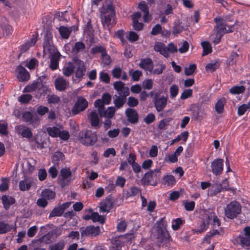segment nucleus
<instances>
[{"label": "nucleus", "instance_id": "ea45409f", "mask_svg": "<svg viewBox=\"0 0 250 250\" xmlns=\"http://www.w3.org/2000/svg\"><path fill=\"white\" fill-rule=\"evenodd\" d=\"M222 189V185L220 184H215L213 185L208 190V194L210 196L217 195L219 193Z\"/></svg>", "mask_w": 250, "mask_h": 250}, {"label": "nucleus", "instance_id": "dca6fc26", "mask_svg": "<svg viewBox=\"0 0 250 250\" xmlns=\"http://www.w3.org/2000/svg\"><path fill=\"white\" fill-rule=\"evenodd\" d=\"M214 21L216 23V25L214 27V32L223 37L226 33L229 32L226 29L227 25L224 24L223 20L221 18H216Z\"/></svg>", "mask_w": 250, "mask_h": 250}, {"label": "nucleus", "instance_id": "de8ad7c7", "mask_svg": "<svg viewBox=\"0 0 250 250\" xmlns=\"http://www.w3.org/2000/svg\"><path fill=\"white\" fill-rule=\"evenodd\" d=\"M39 82L35 81L32 84L26 86L23 91L24 92H36Z\"/></svg>", "mask_w": 250, "mask_h": 250}, {"label": "nucleus", "instance_id": "37998d69", "mask_svg": "<svg viewBox=\"0 0 250 250\" xmlns=\"http://www.w3.org/2000/svg\"><path fill=\"white\" fill-rule=\"evenodd\" d=\"M185 221L184 220H182L180 218L174 219L172 220L171 222V228L173 230H177L179 229L181 226H182Z\"/></svg>", "mask_w": 250, "mask_h": 250}, {"label": "nucleus", "instance_id": "412c9836", "mask_svg": "<svg viewBox=\"0 0 250 250\" xmlns=\"http://www.w3.org/2000/svg\"><path fill=\"white\" fill-rule=\"evenodd\" d=\"M60 56L59 52H55L54 53L51 54L49 67L51 70H55L58 68Z\"/></svg>", "mask_w": 250, "mask_h": 250}, {"label": "nucleus", "instance_id": "f704fd0d", "mask_svg": "<svg viewBox=\"0 0 250 250\" xmlns=\"http://www.w3.org/2000/svg\"><path fill=\"white\" fill-rule=\"evenodd\" d=\"M38 35H33V37L21 46L22 51H27L30 47L34 45L37 41Z\"/></svg>", "mask_w": 250, "mask_h": 250}, {"label": "nucleus", "instance_id": "20e7f679", "mask_svg": "<svg viewBox=\"0 0 250 250\" xmlns=\"http://www.w3.org/2000/svg\"><path fill=\"white\" fill-rule=\"evenodd\" d=\"M79 140L85 146H93L97 141V136L96 133L91 130H83L79 133Z\"/></svg>", "mask_w": 250, "mask_h": 250}, {"label": "nucleus", "instance_id": "09e8293b", "mask_svg": "<svg viewBox=\"0 0 250 250\" xmlns=\"http://www.w3.org/2000/svg\"><path fill=\"white\" fill-rule=\"evenodd\" d=\"M184 30V27L181 24V23H175L173 27L172 33L174 36H177L178 34Z\"/></svg>", "mask_w": 250, "mask_h": 250}, {"label": "nucleus", "instance_id": "2eb2a0df", "mask_svg": "<svg viewBox=\"0 0 250 250\" xmlns=\"http://www.w3.org/2000/svg\"><path fill=\"white\" fill-rule=\"evenodd\" d=\"M16 71L17 78L20 81H27L30 79L29 73L21 65L18 66Z\"/></svg>", "mask_w": 250, "mask_h": 250}, {"label": "nucleus", "instance_id": "c85d7f7f", "mask_svg": "<svg viewBox=\"0 0 250 250\" xmlns=\"http://www.w3.org/2000/svg\"><path fill=\"white\" fill-rule=\"evenodd\" d=\"M115 108L113 106H110L106 110L105 108L101 110L100 115L101 117H105L107 119L112 118L115 112Z\"/></svg>", "mask_w": 250, "mask_h": 250}, {"label": "nucleus", "instance_id": "4c0bfd02", "mask_svg": "<svg viewBox=\"0 0 250 250\" xmlns=\"http://www.w3.org/2000/svg\"><path fill=\"white\" fill-rule=\"evenodd\" d=\"M85 48V45L82 42H75L74 46L72 48V52L74 54H77L80 52L83 51Z\"/></svg>", "mask_w": 250, "mask_h": 250}, {"label": "nucleus", "instance_id": "39448f33", "mask_svg": "<svg viewBox=\"0 0 250 250\" xmlns=\"http://www.w3.org/2000/svg\"><path fill=\"white\" fill-rule=\"evenodd\" d=\"M235 240L242 248L247 250L250 249V227L247 226L244 228Z\"/></svg>", "mask_w": 250, "mask_h": 250}, {"label": "nucleus", "instance_id": "1a4fd4ad", "mask_svg": "<svg viewBox=\"0 0 250 250\" xmlns=\"http://www.w3.org/2000/svg\"><path fill=\"white\" fill-rule=\"evenodd\" d=\"M88 106L87 101L83 97L79 96L77 98L74 107L72 109V113L76 115L83 111Z\"/></svg>", "mask_w": 250, "mask_h": 250}, {"label": "nucleus", "instance_id": "b1692460", "mask_svg": "<svg viewBox=\"0 0 250 250\" xmlns=\"http://www.w3.org/2000/svg\"><path fill=\"white\" fill-rule=\"evenodd\" d=\"M207 218L209 220V223L212 222L211 225L213 228L219 227L221 225L220 220L213 211H210L207 213Z\"/></svg>", "mask_w": 250, "mask_h": 250}, {"label": "nucleus", "instance_id": "7ed1b4c3", "mask_svg": "<svg viewBox=\"0 0 250 250\" xmlns=\"http://www.w3.org/2000/svg\"><path fill=\"white\" fill-rule=\"evenodd\" d=\"M242 207L239 202L232 201L228 204L224 209L225 216L230 219L236 218L241 212Z\"/></svg>", "mask_w": 250, "mask_h": 250}, {"label": "nucleus", "instance_id": "3c124183", "mask_svg": "<svg viewBox=\"0 0 250 250\" xmlns=\"http://www.w3.org/2000/svg\"><path fill=\"white\" fill-rule=\"evenodd\" d=\"M63 211L62 209L58 206L54 208L49 214V217H54L56 216H61L63 214Z\"/></svg>", "mask_w": 250, "mask_h": 250}, {"label": "nucleus", "instance_id": "f3484780", "mask_svg": "<svg viewBox=\"0 0 250 250\" xmlns=\"http://www.w3.org/2000/svg\"><path fill=\"white\" fill-rule=\"evenodd\" d=\"M22 120L30 125H33L39 121V118L36 114H33L30 111H25L22 114Z\"/></svg>", "mask_w": 250, "mask_h": 250}, {"label": "nucleus", "instance_id": "a878e982", "mask_svg": "<svg viewBox=\"0 0 250 250\" xmlns=\"http://www.w3.org/2000/svg\"><path fill=\"white\" fill-rule=\"evenodd\" d=\"M88 118L90 121L92 126L95 128L100 126V120L98 113L96 111H91L88 116Z\"/></svg>", "mask_w": 250, "mask_h": 250}, {"label": "nucleus", "instance_id": "58836bf2", "mask_svg": "<svg viewBox=\"0 0 250 250\" xmlns=\"http://www.w3.org/2000/svg\"><path fill=\"white\" fill-rule=\"evenodd\" d=\"M59 31L61 37L63 39H68L71 32V30L70 28L66 27L63 26H61L59 28Z\"/></svg>", "mask_w": 250, "mask_h": 250}, {"label": "nucleus", "instance_id": "aec40b11", "mask_svg": "<svg viewBox=\"0 0 250 250\" xmlns=\"http://www.w3.org/2000/svg\"><path fill=\"white\" fill-rule=\"evenodd\" d=\"M139 65L141 68L144 69L145 71L149 72H152L153 63L150 58H147L141 59Z\"/></svg>", "mask_w": 250, "mask_h": 250}, {"label": "nucleus", "instance_id": "79ce46f5", "mask_svg": "<svg viewBox=\"0 0 250 250\" xmlns=\"http://www.w3.org/2000/svg\"><path fill=\"white\" fill-rule=\"evenodd\" d=\"M42 196L47 200H51L55 198L56 194L55 192L49 189H45L42 192Z\"/></svg>", "mask_w": 250, "mask_h": 250}, {"label": "nucleus", "instance_id": "6e6d98bb", "mask_svg": "<svg viewBox=\"0 0 250 250\" xmlns=\"http://www.w3.org/2000/svg\"><path fill=\"white\" fill-rule=\"evenodd\" d=\"M245 88L243 85L234 86L229 89V92L233 94H239L244 92Z\"/></svg>", "mask_w": 250, "mask_h": 250}, {"label": "nucleus", "instance_id": "0eeeda50", "mask_svg": "<svg viewBox=\"0 0 250 250\" xmlns=\"http://www.w3.org/2000/svg\"><path fill=\"white\" fill-rule=\"evenodd\" d=\"M16 133L20 137L30 141L33 136V133L30 128L23 125H16L15 127Z\"/></svg>", "mask_w": 250, "mask_h": 250}, {"label": "nucleus", "instance_id": "49530a36", "mask_svg": "<svg viewBox=\"0 0 250 250\" xmlns=\"http://www.w3.org/2000/svg\"><path fill=\"white\" fill-rule=\"evenodd\" d=\"M105 51H106L105 47L102 45H95L92 47L90 50L92 54L96 55L98 53H101V56L105 53Z\"/></svg>", "mask_w": 250, "mask_h": 250}, {"label": "nucleus", "instance_id": "a19ab883", "mask_svg": "<svg viewBox=\"0 0 250 250\" xmlns=\"http://www.w3.org/2000/svg\"><path fill=\"white\" fill-rule=\"evenodd\" d=\"M62 125L59 127L53 126L49 127L47 128V131L48 134L52 137H57L60 132V129H62Z\"/></svg>", "mask_w": 250, "mask_h": 250}, {"label": "nucleus", "instance_id": "72a5a7b5", "mask_svg": "<svg viewBox=\"0 0 250 250\" xmlns=\"http://www.w3.org/2000/svg\"><path fill=\"white\" fill-rule=\"evenodd\" d=\"M226 103V100L224 97H222L217 101L215 105V109L218 114H221L223 112Z\"/></svg>", "mask_w": 250, "mask_h": 250}, {"label": "nucleus", "instance_id": "864d4df0", "mask_svg": "<svg viewBox=\"0 0 250 250\" xmlns=\"http://www.w3.org/2000/svg\"><path fill=\"white\" fill-rule=\"evenodd\" d=\"M101 59L104 66L109 65L112 62L111 57L107 54L106 51L105 52V53L102 54Z\"/></svg>", "mask_w": 250, "mask_h": 250}, {"label": "nucleus", "instance_id": "e2e57ef3", "mask_svg": "<svg viewBox=\"0 0 250 250\" xmlns=\"http://www.w3.org/2000/svg\"><path fill=\"white\" fill-rule=\"evenodd\" d=\"M188 136L189 133L188 131H184L176 136V140H177L178 142L182 140L185 143L188 140Z\"/></svg>", "mask_w": 250, "mask_h": 250}, {"label": "nucleus", "instance_id": "bf43d9fd", "mask_svg": "<svg viewBox=\"0 0 250 250\" xmlns=\"http://www.w3.org/2000/svg\"><path fill=\"white\" fill-rule=\"evenodd\" d=\"M196 69L195 64H191L188 67L185 68V74L187 76H190L193 74Z\"/></svg>", "mask_w": 250, "mask_h": 250}, {"label": "nucleus", "instance_id": "c756f323", "mask_svg": "<svg viewBox=\"0 0 250 250\" xmlns=\"http://www.w3.org/2000/svg\"><path fill=\"white\" fill-rule=\"evenodd\" d=\"M49 91V88L46 85H44L41 82H39L38 86L37 89V94L35 97L40 98L42 95H44Z\"/></svg>", "mask_w": 250, "mask_h": 250}, {"label": "nucleus", "instance_id": "13d9d810", "mask_svg": "<svg viewBox=\"0 0 250 250\" xmlns=\"http://www.w3.org/2000/svg\"><path fill=\"white\" fill-rule=\"evenodd\" d=\"M219 231L217 229H213L212 231L209 232L204 237V242L209 244L211 238L216 234H219Z\"/></svg>", "mask_w": 250, "mask_h": 250}, {"label": "nucleus", "instance_id": "e433bc0d", "mask_svg": "<svg viewBox=\"0 0 250 250\" xmlns=\"http://www.w3.org/2000/svg\"><path fill=\"white\" fill-rule=\"evenodd\" d=\"M43 51L45 53H48L51 54L54 53L55 52H58L55 50V47L52 42H44L43 45Z\"/></svg>", "mask_w": 250, "mask_h": 250}, {"label": "nucleus", "instance_id": "8fccbe9b", "mask_svg": "<svg viewBox=\"0 0 250 250\" xmlns=\"http://www.w3.org/2000/svg\"><path fill=\"white\" fill-rule=\"evenodd\" d=\"M220 66V63L218 61L214 62H211L207 64L206 66V70L207 72H212L216 70Z\"/></svg>", "mask_w": 250, "mask_h": 250}, {"label": "nucleus", "instance_id": "f257e3e1", "mask_svg": "<svg viewBox=\"0 0 250 250\" xmlns=\"http://www.w3.org/2000/svg\"><path fill=\"white\" fill-rule=\"evenodd\" d=\"M115 16L114 7L111 2L104 4L101 11V18L104 26L110 24L112 19Z\"/></svg>", "mask_w": 250, "mask_h": 250}, {"label": "nucleus", "instance_id": "a18cd8bd", "mask_svg": "<svg viewBox=\"0 0 250 250\" xmlns=\"http://www.w3.org/2000/svg\"><path fill=\"white\" fill-rule=\"evenodd\" d=\"M65 247V243L63 240H60L50 245L49 250H63Z\"/></svg>", "mask_w": 250, "mask_h": 250}, {"label": "nucleus", "instance_id": "f8f14e48", "mask_svg": "<svg viewBox=\"0 0 250 250\" xmlns=\"http://www.w3.org/2000/svg\"><path fill=\"white\" fill-rule=\"evenodd\" d=\"M114 88L117 91L118 95L127 97L129 94V89L125 86V84L121 81H117L113 84Z\"/></svg>", "mask_w": 250, "mask_h": 250}, {"label": "nucleus", "instance_id": "423d86ee", "mask_svg": "<svg viewBox=\"0 0 250 250\" xmlns=\"http://www.w3.org/2000/svg\"><path fill=\"white\" fill-rule=\"evenodd\" d=\"M73 61L77 65V68L75 72V75L73 77L72 79L73 82L77 83L80 82L84 75L85 72V68L83 61L77 58H74Z\"/></svg>", "mask_w": 250, "mask_h": 250}, {"label": "nucleus", "instance_id": "c03bdc74", "mask_svg": "<svg viewBox=\"0 0 250 250\" xmlns=\"http://www.w3.org/2000/svg\"><path fill=\"white\" fill-rule=\"evenodd\" d=\"M201 46L203 49L202 56L207 55L212 52V46L208 41H204L202 42Z\"/></svg>", "mask_w": 250, "mask_h": 250}, {"label": "nucleus", "instance_id": "c9c22d12", "mask_svg": "<svg viewBox=\"0 0 250 250\" xmlns=\"http://www.w3.org/2000/svg\"><path fill=\"white\" fill-rule=\"evenodd\" d=\"M126 101V97L121 96L115 95L114 97L113 103L117 108L122 107Z\"/></svg>", "mask_w": 250, "mask_h": 250}, {"label": "nucleus", "instance_id": "7c9ffc66", "mask_svg": "<svg viewBox=\"0 0 250 250\" xmlns=\"http://www.w3.org/2000/svg\"><path fill=\"white\" fill-rule=\"evenodd\" d=\"M1 200L4 208L6 210L10 208L11 205L15 203V200L13 197L6 195H3L1 197Z\"/></svg>", "mask_w": 250, "mask_h": 250}, {"label": "nucleus", "instance_id": "5701e85b", "mask_svg": "<svg viewBox=\"0 0 250 250\" xmlns=\"http://www.w3.org/2000/svg\"><path fill=\"white\" fill-rule=\"evenodd\" d=\"M154 49L156 52H159L161 55L166 58L169 57V53H167V49L165 44L161 42H156L154 45Z\"/></svg>", "mask_w": 250, "mask_h": 250}, {"label": "nucleus", "instance_id": "4468645a", "mask_svg": "<svg viewBox=\"0 0 250 250\" xmlns=\"http://www.w3.org/2000/svg\"><path fill=\"white\" fill-rule=\"evenodd\" d=\"M113 205V200L112 197L108 196L101 202L100 204V211L101 212H109L112 208Z\"/></svg>", "mask_w": 250, "mask_h": 250}, {"label": "nucleus", "instance_id": "f03ea898", "mask_svg": "<svg viewBox=\"0 0 250 250\" xmlns=\"http://www.w3.org/2000/svg\"><path fill=\"white\" fill-rule=\"evenodd\" d=\"M156 231L158 234V238L161 239V243L163 245L168 242L170 238V235L166 229L167 222L165 218H161L156 222Z\"/></svg>", "mask_w": 250, "mask_h": 250}, {"label": "nucleus", "instance_id": "5fc2aeb1", "mask_svg": "<svg viewBox=\"0 0 250 250\" xmlns=\"http://www.w3.org/2000/svg\"><path fill=\"white\" fill-rule=\"evenodd\" d=\"M185 208L187 211H190L194 210L195 206V203L194 201L184 200L183 202Z\"/></svg>", "mask_w": 250, "mask_h": 250}, {"label": "nucleus", "instance_id": "4be33fe9", "mask_svg": "<svg viewBox=\"0 0 250 250\" xmlns=\"http://www.w3.org/2000/svg\"><path fill=\"white\" fill-rule=\"evenodd\" d=\"M125 114L128 121L130 123L135 124L138 122V114L135 109L128 108L126 110Z\"/></svg>", "mask_w": 250, "mask_h": 250}, {"label": "nucleus", "instance_id": "473e14b6", "mask_svg": "<svg viewBox=\"0 0 250 250\" xmlns=\"http://www.w3.org/2000/svg\"><path fill=\"white\" fill-rule=\"evenodd\" d=\"M209 224V220L207 218V214H206L202 219V221L200 224L199 228L196 229V232L202 233L206 231L208 228Z\"/></svg>", "mask_w": 250, "mask_h": 250}, {"label": "nucleus", "instance_id": "a211bd4d", "mask_svg": "<svg viewBox=\"0 0 250 250\" xmlns=\"http://www.w3.org/2000/svg\"><path fill=\"white\" fill-rule=\"evenodd\" d=\"M56 89L60 91H63L66 89L68 85V82L63 77H59L54 81Z\"/></svg>", "mask_w": 250, "mask_h": 250}, {"label": "nucleus", "instance_id": "2f4dec72", "mask_svg": "<svg viewBox=\"0 0 250 250\" xmlns=\"http://www.w3.org/2000/svg\"><path fill=\"white\" fill-rule=\"evenodd\" d=\"M162 183L164 185L172 187L175 184L176 180L173 175H167L163 177Z\"/></svg>", "mask_w": 250, "mask_h": 250}, {"label": "nucleus", "instance_id": "0e129e2a", "mask_svg": "<svg viewBox=\"0 0 250 250\" xmlns=\"http://www.w3.org/2000/svg\"><path fill=\"white\" fill-rule=\"evenodd\" d=\"M7 124L4 121H0V134L6 135L8 134Z\"/></svg>", "mask_w": 250, "mask_h": 250}, {"label": "nucleus", "instance_id": "338daca9", "mask_svg": "<svg viewBox=\"0 0 250 250\" xmlns=\"http://www.w3.org/2000/svg\"><path fill=\"white\" fill-rule=\"evenodd\" d=\"M32 96L29 94L21 95L19 98V101L22 104H26L28 103L31 99Z\"/></svg>", "mask_w": 250, "mask_h": 250}, {"label": "nucleus", "instance_id": "4d7b16f0", "mask_svg": "<svg viewBox=\"0 0 250 250\" xmlns=\"http://www.w3.org/2000/svg\"><path fill=\"white\" fill-rule=\"evenodd\" d=\"M129 73L131 75L133 81L135 82L138 81L140 77L142 75V72L138 70L135 71L130 70Z\"/></svg>", "mask_w": 250, "mask_h": 250}, {"label": "nucleus", "instance_id": "6e6552de", "mask_svg": "<svg viewBox=\"0 0 250 250\" xmlns=\"http://www.w3.org/2000/svg\"><path fill=\"white\" fill-rule=\"evenodd\" d=\"M71 175L72 172L69 168H63L61 170L59 180L61 187L63 188L70 183Z\"/></svg>", "mask_w": 250, "mask_h": 250}, {"label": "nucleus", "instance_id": "393cba45", "mask_svg": "<svg viewBox=\"0 0 250 250\" xmlns=\"http://www.w3.org/2000/svg\"><path fill=\"white\" fill-rule=\"evenodd\" d=\"M32 184V180L31 178L26 177L19 182V188L21 191L28 190L30 189Z\"/></svg>", "mask_w": 250, "mask_h": 250}, {"label": "nucleus", "instance_id": "9b49d317", "mask_svg": "<svg viewBox=\"0 0 250 250\" xmlns=\"http://www.w3.org/2000/svg\"><path fill=\"white\" fill-rule=\"evenodd\" d=\"M210 167L213 174L216 176L220 175L224 169V160L221 158H216L211 162Z\"/></svg>", "mask_w": 250, "mask_h": 250}, {"label": "nucleus", "instance_id": "69168bd1", "mask_svg": "<svg viewBox=\"0 0 250 250\" xmlns=\"http://www.w3.org/2000/svg\"><path fill=\"white\" fill-rule=\"evenodd\" d=\"M153 82L152 79H146L142 83V86L144 89L150 90L152 88Z\"/></svg>", "mask_w": 250, "mask_h": 250}, {"label": "nucleus", "instance_id": "603ef678", "mask_svg": "<svg viewBox=\"0 0 250 250\" xmlns=\"http://www.w3.org/2000/svg\"><path fill=\"white\" fill-rule=\"evenodd\" d=\"M10 225L3 221H0V234H4L11 230Z\"/></svg>", "mask_w": 250, "mask_h": 250}, {"label": "nucleus", "instance_id": "9d476101", "mask_svg": "<svg viewBox=\"0 0 250 250\" xmlns=\"http://www.w3.org/2000/svg\"><path fill=\"white\" fill-rule=\"evenodd\" d=\"M167 102V96H159L158 93L154 95L153 103L156 110L158 112L162 111L166 106Z\"/></svg>", "mask_w": 250, "mask_h": 250}, {"label": "nucleus", "instance_id": "6ab92c4d", "mask_svg": "<svg viewBox=\"0 0 250 250\" xmlns=\"http://www.w3.org/2000/svg\"><path fill=\"white\" fill-rule=\"evenodd\" d=\"M153 176L154 171H149L148 172H146L141 180V184L144 186H156L157 184L156 182H155L153 183H151L153 181Z\"/></svg>", "mask_w": 250, "mask_h": 250}, {"label": "nucleus", "instance_id": "052dcab7", "mask_svg": "<svg viewBox=\"0 0 250 250\" xmlns=\"http://www.w3.org/2000/svg\"><path fill=\"white\" fill-rule=\"evenodd\" d=\"M111 73L113 78L120 79L123 73V70L119 67H116L112 70Z\"/></svg>", "mask_w": 250, "mask_h": 250}, {"label": "nucleus", "instance_id": "cd10ccee", "mask_svg": "<svg viewBox=\"0 0 250 250\" xmlns=\"http://www.w3.org/2000/svg\"><path fill=\"white\" fill-rule=\"evenodd\" d=\"M74 69L75 66L73 63L72 62H68L64 65L62 69V73L64 76L69 77L73 74L74 71Z\"/></svg>", "mask_w": 250, "mask_h": 250}, {"label": "nucleus", "instance_id": "680f3d73", "mask_svg": "<svg viewBox=\"0 0 250 250\" xmlns=\"http://www.w3.org/2000/svg\"><path fill=\"white\" fill-rule=\"evenodd\" d=\"M100 80L105 83H109L110 81V78L108 73L104 72H101L100 73Z\"/></svg>", "mask_w": 250, "mask_h": 250}, {"label": "nucleus", "instance_id": "bb28decb", "mask_svg": "<svg viewBox=\"0 0 250 250\" xmlns=\"http://www.w3.org/2000/svg\"><path fill=\"white\" fill-rule=\"evenodd\" d=\"M85 212H87L89 213H91L92 215V220L94 222H99L101 224H103L105 222V218L104 216H102V215L99 214V213L97 212H93L92 208H89L88 209H85Z\"/></svg>", "mask_w": 250, "mask_h": 250}, {"label": "nucleus", "instance_id": "774afa93", "mask_svg": "<svg viewBox=\"0 0 250 250\" xmlns=\"http://www.w3.org/2000/svg\"><path fill=\"white\" fill-rule=\"evenodd\" d=\"M64 159V154L58 151L57 152H55L52 157V160L54 162H57L60 160L62 161Z\"/></svg>", "mask_w": 250, "mask_h": 250}, {"label": "nucleus", "instance_id": "ddd939ff", "mask_svg": "<svg viewBox=\"0 0 250 250\" xmlns=\"http://www.w3.org/2000/svg\"><path fill=\"white\" fill-rule=\"evenodd\" d=\"M100 227H95L90 225L87 226L84 229L81 231V235L82 236H89L96 237L100 234Z\"/></svg>", "mask_w": 250, "mask_h": 250}]
</instances>
